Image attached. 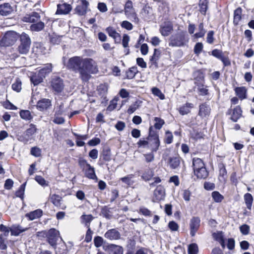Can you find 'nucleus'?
<instances>
[{
	"label": "nucleus",
	"mask_w": 254,
	"mask_h": 254,
	"mask_svg": "<svg viewBox=\"0 0 254 254\" xmlns=\"http://www.w3.org/2000/svg\"><path fill=\"white\" fill-rule=\"evenodd\" d=\"M93 61L91 59H82L80 57L74 56L69 59L66 67L75 72H79L82 80L87 81L90 78V73L94 72Z\"/></svg>",
	"instance_id": "obj_1"
},
{
	"label": "nucleus",
	"mask_w": 254,
	"mask_h": 254,
	"mask_svg": "<svg viewBox=\"0 0 254 254\" xmlns=\"http://www.w3.org/2000/svg\"><path fill=\"white\" fill-rule=\"evenodd\" d=\"M149 141H153L150 146L152 148V151H157L160 146L159 135L157 131L153 130L152 126H150L148 130V134L146 138L140 139L137 142L138 148H149Z\"/></svg>",
	"instance_id": "obj_2"
},
{
	"label": "nucleus",
	"mask_w": 254,
	"mask_h": 254,
	"mask_svg": "<svg viewBox=\"0 0 254 254\" xmlns=\"http://www.w3.org/2000/svg\"><path fill=\"white\" fill-rule=\"evenodd\" d=\"M40 19V14L34 11L25 14L22 17L21 20L24 22L32 23L30 26V30L31 31L40 32L44 30L45 26V23L41 21Z\"/></svg>",
	"instance_id": "obj_3"
},
{
	"label": "nucleus",
	"mask_w": 254,
	"mask_h": 254,
	"mask_svg": "<svg viewBox=\"0 0 254 254\" xmlns=\"http://www.w3.org/2000/svg\"><path fill=\"white\" fill-rule=\"evenodd\" d=\"M19 42V43L16 48L19 54L16 53L11 54L10 56L11 59L15 60L19 57V55H27L29 52L31 40L28 34L23 32L20 35Z\"/></svg>",
	"instance_id": "obj_4"
},
{
	"label": "nucleus",
	"mask_w": 254,
	"mask_h": 254,
	"mask_svg": "<svg viewBox=\"0 0 254 254\" xmlns=\"http://www.w3.org/2000/svg\"><path fill=\"white\" fill-rule=\"evenodd\" d=\"M49 88L54 95H61L64 92L65 85L64 79L58 75L52 76L49 82Z\"/></svg>",
	"instance_id": "obj_5"
},
{
	"label": "nucleus",
	"mask_w": 254,
	"mask_h": 254,
	"mask_svg": "<svg viewBox=\"0 0 254 254\" xmlns=\"http://www.w3.org/2000/svg\"><path fill=\"white\" fill-rule=\"evenodd\" d=\"M189 41V38L187 32L181 31L170 37L169 45L171 47H183L186 45Z\"/></svg>",
	"instance_id": "obj_6"
},
{
	"label": "nucleus",
	"mask_w": 254,
	"mask_h": 254,
	"mask_svg": "<svg viewBox=\"0 0 254 254\" xmlns=\"http://www.w3.org/2000/svg\"><path fill=\"white\" fill-rule=\"evenodd\" d=\"M38 236H45L47 242L54 249L57 248L59 238H61L60 232L55 228H51L48 231L38 232Z\"/></svg>",
	"instance_id": "obj_7"
},
{
	"label": "nucleus",
	"mask_w": 254,
	"mask_h": 254,
	"mask_svg": "<svg viewBox=\"0 0 254 254\" xmlns=\"http://www.w3.org/2000/svg\"><path fill=\"white\" fill-rule=\"evenodd\" d=\"M20 35L15 31H10L5 33L3 38L0 40L1 47H9L14 45Z\"/></svg>",
	"instance_id": "obj_8"
},
{
	"label": "nucleus",
	"mask_w": 254,
	"mask_h": 254,
	"mask_svg": "<svg viewBox=\"0 0 254 254\" xmlns=\"http://www.w3.org/2000/svg\"><path fill=\"white\" fill-rule=\"evenodd\" d=\"M125 14L127 17L136 23L139 22V18L137 17L135 9L133 7L132 2L127 0L125 5Z\"/></svg>",
	"instance_id": "obj_9"
},
{
	"label": "nucleus",
	"mask_w": 254,
	"mask_h": 254,
	"mask_svg": "<svg viewBox=\"0 0 254 254\" xmlns=\"http://www.w3.org/2000/svg\"><path fill=\"white\" fill-rule=\"evenodd\" d=\"M230 116L229 119L233 122H237L243 116V110L240 105H237L233 108L231 107L226 113Z\"/></svg>",
	"instance_id": "obj_10"
},
{
	"label": "nucleus",
	"mask_w": 254,
	"mask_h": 254,
	"mask_svg": "<svg viewBox=\"0 0 254 254\" xmlns=\"http://www.w3.org/2000/svg\"><path fill=\"white\" fill-rule=\"evenodd\" d=\"M111 159L112 153L111 148L108 146L103 147L100 152L98 164L100 166H102L105 165L106 162L110 161Z\"/></svg>",
	"instance_id": "obj_11"
},
{
	"label": "nucleus",
	"mask_w": 254,
	"mask_h": 254,
	"mask_svg": "<svg viewBox=\"0 0 254 254\" xmlns=\"http://www.w3.org/2000/svg\"><path fill=\"white\" fill-rule=\"evenodd\" d=\"M200 219L198 216L192 217L189 223L190 235L191 237H194L200 227Z\"/></svg>",
	"instance_id": "obj_12"
},
{
	"label": "nucleus",
	"mask_w": 254,
	"mask_h": 254,
	"mask_svg": "<svg viewBox=\"0 0 254 254\" xmlns=\"http://www.w3.org/2000/svg\"><path fill=\"white\" fill-rule=\"evenodd\" d=\"M211 55L220 60L222 62L224 67L231 65V63L229 58L228 56H225L221 50L214 49L211 51Z\"/></svg>",
	"instance_id": "obj_13"
},
{
	"label": "nucleus",
	"mask_w": 254,
	"mask_h": 254,
	"mask_svg": "<svg viewBox=\"0 0 254 254\" xmlns=\"http://www.w3.org/2000/svg\"><path fill=\"white\" fill-rule=\"evenodd\" d=\"M165 196V190L164 187L160 185L156 187L154 190L152 201L153 202H159L164 200Z\"/></svg>",
	"instance_id": "obj_14"
},
{
	"label": "nucleus",
	"mask_w": 254,
	"mask_h": 254,
	"mask_svg": "<svg viewBox=\"0 0 254 254\" xmlns=\"http://www.w3.org/2000/svg\"><path fill=\"white\" fill-rule=\"evenodd\" d=\"M52 100L48 98H42L36 105V109L40 112L47 111L52 107Z\"/></svg>",
	"instance_id": "obj_15"
},
{
	"label": "nucleus",
	"mask_w": 254,
	"mask_h": 254,
	"mask_svg": "<svg viewBox=\"0 0 254 254\" xmlns=\"http://www.w3.org/2000/svg\"><path fill=\"white\" fill-rule=\"evenodd\" d=\"M193 76L195 85L205 83V69L201 68L195 70Z\"/></svg>",
	"instance_id": "obj_16"
},
{
	"label": "nucleus",
	"mask_w": 254,
	"mask_h": 254,
	"mask_svg": "<svg viewBox=\"0 0 254 254\" xmlns=\"http://www.w3.org/2000/svg\"><path fill=\"white\" fill-rule=\"evenodd\" d=\"M105 250L108 254H123L124 249L119 245L113 244H108L106 246Z\"/></svg>",
	"instance_id": "obj_17"
},
{
	"label": "nucleus",
	"mask_w": 254,
	"mask_h": 254,
	"mask_svg": "<svg viewBox=\"0 0 254 254\" xmlns=\"http://www.w3.org/2000/svg\"><path fill=\"white\" fill-rule=\"evenodd\" d=\"M105 238L111 241L118 240L121 239L120 233L115 228L108 230L104 234Z\"/></svg>",
	"instance_id": "obj_18"
},
{
	"label": "nucleus",
	"mask_w": 254,
	"mask_h": 254,
	"mask_svg": "<svg viewBox=\"0 0 254 254\" xmlns=\"http://www.w3.org/2000/svg\"><path fill=\"white\" fill-rule=\"evenodd\" d=\"M236 96H238L241 101L248 97V89L246 86L236 87L234 88Z\"/></svg>",
	"instance_id": "obj_19"
},
{
	"label": "nucleus",
	"mask_w": 254,
	"mask_h": 254,
	"mask_svg": "<svg viewBox=\"0 0 254 254\" xmlns=\"http://www.w3.org/2000/svg\"><path fill=\"white\" fill-rule=\"evenodd\" d=\"M72 7L70 4L67 3L58 4L57 5V9L56 12V14H67L71 10Z\"/></svg>",
	"instance_id": "obj_20"
},
{
	"label": "nucleus",
	"mask_w": 254,
	"mask_h": 254,
	"mask_svg": "<svg viewBox=\"0 0 254 254\" xmlns=\"http://www.w3.org/2000/svg\"><path fill=\"white\" fill-rule=\"evenodd\" d=\"M105 30L108 35L114 39L115 43H120L121 42V36L114 27L109 26L106 28Z\"/></svg>",
	"instance_id": "obj_21"
},
{
	"label": "nucleus",
	"mask_w": 254,
	"mask_h": 254,
	"mask_svg": "<svg viewBox=\"0 0 254 254\" xmlns=\"http://www.w3.org/2000/svg\"><path fill=\"white\" fill-rule=\"evenodd\" d=\"M88 6L89 2L87 0H81V4L76 6L75 10L79 15H84L87 13Z\"/></svg>",
	"instance_id": "obj_22"
},
{
	"label": "nucleus",
	"mask_w": 254,
	"mask_h": 254,
	"mask_svg": "<svg viewBox=\"0 0 254 254\" xmlns=\"http://www.w3.org/2000/svg\"><path fill=\"white\" fill-rule=\"evenodd\" d=\"M211 108L206 103H203L199 106V111L198 115L201 118L206 117L210 114Z\"/></svg>",
	"instance_id": "obj_23"
},
{
	"label": "nucleus",
	"mask_w": 254,
	"mask_h": 254,
	"mask_svg": "<svg viewBox=\"0 0 254 254\" xmlns=\"http://www.w3.org/2000/svg\"><path fill=\"white\" fill-rule=\"evenodd\" d=\"M161 56V51L157 49H154L153 55L150 57L149 61L151 65L149 67L151 68L153 65L156 68L158 67V61Z\"/></svg>",
	"instance_id": "obj_24"
},
{
	"label": "nucleus",
	"mask_w": 254,
	"mask_h": 254,
	"mask_svg": "<svg viewBox=\"0 0 254 254\" xmlns=\"http://www.w3.org/2000/svg\"><path fill=\"white\" fill-rule=\"evenodd\" d=\"M219 168V179L220 181L225 183L227 180V171L226 169L225 164L223 163L218 164Z\"/></svg>",
	"instance_id": "obj_25"
},
{
	"label": "nucleus",
	"mask_w": 254,
	"mask_h": 254,
	"mask_svg": "<svg viewBox=\"0 0 254 254\" xmlns=\"http://www.w3.org/2000/svg\"><path fill=\"white\" fill-rule=\"evenodd\" d=\"M28 228H23L19 224H13L10 227V235L13 236H18L21 233L28 230Z\"/></svg>",
	"instance_id": "obj_26"
},
{
	"label": "nucleus",
	"mask_w": 254,
	"mask_h": 254,
	"mask_svg": "<svg viewBox=\"0 0 254 254\" xmlns=\"http://www.w3.org/2000/svg\"><path fill=\"white\" fill-rule=\"evenodd\" d=\"M242 8L241 7H237L234 11L233 23L234 26H237L239 24L242 19Z\"/></svg>",
	"instance_id": "obj_27"
},
{
	"label": "nucleus",
	"mask_w": 254,
	"mask_h": 254,
	"mask_svg": "<svg viewBox=\"0 0 254 254\" xmlns=\"http://www.w3.org/2000/svg\"><path fill=\"white\" fill-rule=\"evenodd\" d=\"M31 82L34 86H37L43 81L44 77L37 71L32 72L30 77Z\"/></svg>",
	"instance_id": "obj_28"
},
{
	"label": "nucleus",
	"mask_w": 254,
	"mask_h": 254,
	"mask_svg": "<svg viewBox=\"0 0 254 254\" xmlns=\"http://www.w3.org/2000/svg\"><path fill=\"white\" fill-rule=\"evenodd\" d=\"M13 11V8L11 5L7 2L0 5V15L7 16Z\"/></svg>",
	"instance_id": "obj_29"
},
{
	"label": "nucleus",
	"mask_w": 254,
	"mask_h": 254,
	"mask_svg": "<svg viewBox=\"0 0 254 254\" xmlns=\"http://www.w3.org/2000/svg\"><path fill=\"white\" fill-rule=\"evenodd\" d=\"M43 211L40 209H37L35 210L27 213L25 214V217L29 220L32 221L35 219L40 218L43 215Z\"/></svg>",
	"instance_id": "obj_30"
},
{
	"label": "nucleus",
	"mask_w": 254,
	"mask_h": 254,
	"mask_svg": "<svg viewBox=\"0 0 254 254\" xmlns=\"http://www.w3.org/2000/svg\"><path fill=\"white\" fill-rule=\"evenodd\" d=\"M197 87V91L199 96H205L209 95L208 86L205 85V83L195 85Z\"/></svg>",
	"instance_id": "obj_31"
},
{
	"label": "nucleus",
	"mask_w": 254,
	"mask_h": 254,
	"mask_svg": "<svg viewBox=\"0 0 254 254\" xmlns=\"http://www.w3.org/2000/svg\"><path fill=\"white\" fill-rule=\"evenodd\" d=\"M181 158L180 156L171 157L168 159V164L172 169L178 168L181 163Z\"/></svg>",
	"instance_id": "obj_32"
},
{
	"label": "nucleus",
	"mask_w": 254,
	"mask_h": 254,
	"mask_svg": "<svg viewBox=\"0 0 254 254\" xmlns=\"http://www.w3.org/2000/svg\"><path fill=\"white\" fill-rule=\"evenodd\" d=\"M85 176L92 180L97 179V176L95 174L94 168L91 166V165H88V166L86 167V169L84 170Z\"/></svg>",
	"instance_id": "obj_33"
},
{
	"label": "nucleus",
	"mask_w": 254,
	"mask_h": 254,
	"mask_svg": "<svg viewBox=\"0 0 254 254\" xmlns=\"http://www.w3.org/2000/svg\"><path fill=\"white\" fill-rule=\"evenodd\" d=\"M193 104L190 103H186L180 107L179 112L181 115H187L190 112V110L193 108Z\"/></svg>",
	"instance_id": "obj_34"
},
{
	"label": "nucleus",
	"mask_w": 254,
	"mask_h": 254,
	"mask_svg": "<svg viewBox=\"0 0 254 254\" xmlns=\"http://www.w3.org/2000/svg\"><path fill=\"white\" fill-rule=\"evenodd\" d=\"M205 167L203 161L199 158H194L192 159V168L193 172L202 168Z\"/></svg>",
	"instance_id": "obj_35"
},
{
	"label": "nucleus",
	"mask_w": 254,
	"mask_h": 254,
	"mask_svg": "<svg viewBox=\"0 0 254 254\" xmlns=\"http://www.w3.org/2000/svg\"><path fill=\"white\" fill-rule=\"evenodd\" d=\"M62 197L57 194H53L50 196L51 202L56 207L61 209H64V207L61 206V201Z\"/></svg>",
	"instance_id": "obj_36"
},
{
	"label": "nucleus",
	"mask_w": 254,
	"mask_h": 254,
	"mask_svg": "<svg viewBox=\"0 0 254 254\" xmlns=\"http://www.w3.org/2000/svg\"><path fill=\"white\" fill-rule=\"evenodd\" d=\"M173 30V27L172 24H168L161 26L159 29L160 32L163 36H167Z\"/></svg>",
	"instance_id": "obj_37"
},
{
	"label": "nucleus",
	"mask_w": 254,
	"mask_h": 254,
	"mask_svg": "<svg viewBox=\"0 0 254 254\" xmlns=\"http://www.w3.org/2000/svg\"><path fill=\"white\" fill-rule=\"evenodd\" d=\"M193 173L198 179H206L209 175V172L207 170L206 167H204L201 169H198V170L194 171Z\"/></svg>",
	"instance_id": "obj_38"
},
{
	"label": "nucleus",
	"mask_w": 254,
	"mask_h": 254,
	"mask_svg": "<svg viewBox=\"0 0 254 254\" xmlns=\"http://www.w3.org/2000/svg\"><path fill=\"white\" fill-rule=\"evenodd\" d=\"M154 175V173L153 171L151 169L148 168L142 172L141 177L143 180L147 182L151 180Z\"/></svg>",
	"instance_id": "obj_39"
},
{
	"label": "nucleus",
	"mask_w": 254,
	"mask_h": 254,
	"mask_svg": "<svg viewBox=\"0 0 254 254\" xmlns=\"http://www.w3.org/2000/svg\"><path fill=\"white\" fill-rule=\"evenodd\" d=\"M138 72L137 67L136 66H133L126 71L125 78L128 79H133Z\"/></svg>",
	"instance_id": "obj_40"
},
{
	"label": "nucleus",
	"mask_w": 254,
	"mask_h": 254,
	"mask_svg": "<svg viewBox=\"0 0 254 254\" xmlns=\"http://www.w3.org/2000/svg\"><path fill=\"white\" fill-rule=\"evenodd\" d=\"M191 137L194 140H198L201 139H204L205 135L202 131H199L198 129L193 128L190 133Z\"/></svg>",
	"instance_id": "obj_41"
},
{
	"label": "nucleus",
	"mask_w": 254,
	"mask_h": 254,
	"mask_svg": "<svg viewBox=\"0 0 254 254\" xmlns=\"http://www.w3.org/2000/svg\"><path fill=\"white\" fill-rule=\"evenodd\" d=\"M198 5L200 12L202 15H205L208 7V0H199Z\"/></svg>",
	"instance_id": "obj_42"
},
{
	"label": "nucleus",
	"mask_w": 254,
	"mask_h": 254,
	"mask_svg": "<svg viewBox=\"0 0 254 254\" xmlns=\"http://www.w3.org/2000/svg\"><path fill=\"white\" fill-rule=\"evenodd\" d=\"M214 238L217 241L219 242L222 247L224 249L225 247V240L223 235L222 231H219L217 233H214L213 234Z\"/></svg>",
	"instance_id": "obj_43"
},
{
	"label": "nucleus",
	"mask_w": 254,
	"mask_h": 254,
	"mask_svg": "<svg viewBox=\"0 0 254 254\" xmlns=\"http://www.w3.org/2000/svg\"><path fill=\"white\" fill-rule=\"evenodd\" d=\"M244 200L245 204L247 206V208L251 210L252 207L253 202V197L252 195L250 193H246L244 196Z\"/></svg>",
	"instance_id": "obj_44"
},
{
	"label": "nucleus",
	"mask_w": 254,
	"mask_h": 254,
	"mask_svg": "<svg viewBox=\"0 0 254 254\" xmlns=\"http://www.w3.org/2000/svg\"><path fill=\"white\" fill-rule=\"evenodd\" d=\"M52 65L51 64H47L46 66L39 69L38 71L45 78L46 76L52 71Z\"/></svg>",
	"instance_id": "obj_45"
},
{
	"label": "nucleus",
	"mask_w": 254,
	"mask_h": 254,
	"mask_svg": "<svg viewBox=\"0 0 254 254\" xmlns=\"http://www.w3.org/2000/svg\"><path fill=\"white\" fill-rule=\"evenodd\" d=\"M153 121L155 122L153 128H154L156 129L160 130L163 125L165 124L164 120L159 117H154Z\"/></svg>",
	"instance_id": "obj_46"
},
{
	"label": "nucleus",
	"mask_w": 254,
	"mask_h": 254,
	"mask_svg": "<svg viewBox=\"0 0 254 254\" xmlns=\"http://www.w3.org/2000/svg\"><path fill=\"white\" fill-rule=\"evenodd\" d=\"M198 28L199 32L195 33L193 35L194 37L196 39L202 38L205 35L206 33V31L204 28V24L203 22H201L199 24Z\"/></svg>",
	"instance_id": "obj_47"
},
{
	"label": "nucleus",
	"mask_w": 254,
	"mask_h": 254,
	"mask_svg": "<svg viewBox=\"0 0 254 254\" xmlns=\"http://www.w3.org/2000/svg\"><path fill=\"white\" fill-rule=\"evenodd\" d=\"M211 196L215 202L220 203L224 198V197L218 191H213L211 193Z\"/></svg>",
	"instance_id": "obj_48"
},
{
	"label": "nucleus",
	"mask_w": 254,
	"mask_h": 254,
	"mask_svg": "<svg viewBox=\"0 0 254 254\" xmlns=\"http://www.w3.org/2000/svg\"><path fill=\"white\" fill-rule=\"evenodd\" d=\"M19 115L20 117L24 120L31 121L33 119V116L29 110H21Z\"/></svg>",
	"instance_id": "obj_49"
},
{
	"label": "nucleus",
	"mask_w": 254,
	"mask_h": 254,
	"mask_svg": "<svg viewBox=\"0 0 254 254\" xmlns=\"http://www.w3.org/2000/svg\"><path fill=\"white\" fill-rule=\"evenodd\" d=\"M174 136L172 132L169 130H166L165 132V137L164 138V142L166 144H171L173 141Z\"/></svg>",
	"instance_id": "obj_50"
},
{
	"label": "nucleus",
	"mask_w": 254,
	"mask_h": 254,
	"mask_svg": "<svg viewBox=\"0 0 254 254\" xmlns=\"http://www.w3.org/2000/svg\"><path fill=\"white\" fill-rule=\"evenodd\" d=\"M81 219L84 222L85 226L88 228H90L91 222L93 220L94 217L91 214L82 215L81 216Z\"/></svg>",
	"instance_id": "obj_51"
},
{
	"label": "nucleus",
	"mask_w": 254,
	"mask_h": 254,
	"mask_svg": "<svg viewBox=\"0 0 254 254\" xmlns=\"http://www.w3.org/2000/svg\"><path fill=\"white\" fill-rule=\"evenodd\" d=\"M37 131V128L36 125L33 124H30L29 127L25 130V134L30 138H32V136Z\"/></svg>",
	"instance_id": "obj_52"
},
{
	"label": "nucleus",
	"mask_w": 254,
	"mask_h": 254,
	"mask_svg": "<svg viewBox=\"0 0 254 254\" xmlns=\"http://www.w3.org/2000/svg\"><path fill=\"white\" fill-rule=\"evenodd\" d=\"M26 184V182H25L23 184H22L21 185H20L18 190L16 191L15 195L17 197H19L21 199H23Z\"/></svg>",
	"instance_id": "obj_53"
},
{
	"label": "nucleus",
	"mask_w": 254,
	"mask_h": 254,
	"mask_svg": "<svg viewBox=\"0 0 254 254\" xmlns=\"http://www.w3.org/2000/svg\"><path fill=\"white\" fill-rule=\"evenodd\" d=\"M188 254H197L198 253V247L196 243H191L188 246Z\"/></svg>",
	"instance_id": "obj_54"
},
{
	"label": "nucleus",
	"mask_w": 254,
	"mask_h": 254,
	"mask_svg": "<svg viewBox=\"0 0 254 254\" xmlns=\"http://www.w3.org/2000/svg\"><path fill=\"white\" fill-rule=\"evenodd\" d=\"M101 213L103 217L107 219H110L111 217L110 208L108 206L105 205L101 208Z\"/></svg>",
	"instance_id": "obj_55"
},
{
	"label": "nucleus",
	"mask_w": 254,
	"mask_h": 254,
	"mask_svg": "<svg viewBox=\"0 0 254 254\" xmlns=\"http://www.w3.org/2000/svg\"><path fill=\"white\" fill-rule=\"evenodd\" d=\"M133 174H129L124 177L121 178L120 180L127 185L128 186H131L134 183V181H132L131 179L134 177Z\"/></svg>",
	"instance_id": "obj_56"
},
{
	"label": "nucleus",
	"mask_w": 254,
	"mask_h": 254,
	"mask_svg": "<svg viewBox=\"0 0 254 254\" xmlns=\"http://www.w3.org/2000/svg\"><path fill=\"white\" fill-rule=\"evenodd\" d=\"M152 94L158 97L161 100H164L165 99L164 94L162 92L161 90L157 87H154L151 89Z\"/></svg>",
	"instance_id": "obj_57"
},
{
	"label": "nucleus",
	"mask_w": 254,
	"mask_h": 254,
	"mask_svg": "<svg viewBox=\"0 0 254 254\" xmlns=\"http://www.w3.org/2000/svg\"><path fill=\"white\" fill-rule=\"evenodd\" d=\"M21 80L19 78H17L15 82L12 84L11 87L14 91L19 92L21 90Z\"/></svg>",
	"instance_id": "obj_58"
},
{
	"label": "nucleus",
	"mask_w": 254,
	"mask_h": 254,
	"mask_svg": "<svg viewBox=\"0 0 254 254\" xmlns=\"http://www.w3.org/2000/svg\"><path fill=\"white\" fill-rule=\"evenodd\" d=\"M0 231L2 233L0 235H2V237H7L8 236L9 232H10V228L1 224H0Z\"/></svg>",
	"instance_id": "obj_59"
},
{
	"label": "nucleus",
	"mask_w": 254,
	"mask_h": 254,
	"mask_svg": "<svg viewBox=\"0 0 254 254\" xmlns=\"http://www.w3.org/2000/svg\"><path fill=\"white\" fill-rule=\"evenodd\" d=\"M138 213L146 217H151L152 215L151 211L149 209L143 206L139 208Z\"/></svg>",
	"instance_id": "obj_60"
},
{
	"label": "nucleus",
	"mask_w": 254,
	"mask_h": 254,
	"mask_svg": "<svg viewBox=\"0 0 254 254\" xmlns=\"http://www.w3.org/2000/svg\"><path fill=\"white\" fill-rule=\"evenodd\" d=\"M50 42L51 44L53 45H58L61 42V37L56 35H49Z\"/></svg>",
	"instance_id": "obj_61"
},
{
	"label": "nucleus",
	"mask_w": 254,
	"mask_h": 254,
	"mask_svg": "<svg viewBox=\"0 0 254 254\" xmlns=\"http://www.w3.org/2000/svg\"><path fill=\"white\" fill-rule=\"evenodd\" d=\"M35 180L42 187H47L49 185L48 183L41 176L36 175L35 177Z\"/></svg>",
	"instance_id": "obj_62"
},
{
	"label": "nucleus",
	"mask_w": 254,
	"mask_h": 254,
	"mask_svg": "<svg viewBox=\"0 0 254 254\" xmlns=\"http://www.w3.org/2000/svg\"><path fill=\"white\" fill-rule=\"evenodd\" d=\"M203 45L201 42L196 43L194 47L193 51L195 54L199 55L203 50Z\"/></svg>",
	"instance_id": "obj_63"
},
{
	"label": "nucleus",
	"mask_w": 254,
	"mask_h": 254,
	"mask_svg": "<svg viewBox=\"0 0 254 254\" xmlns=\"http://www.w3.org/2000/svg\"><path fill=\"white\" fill-rule=\"evenodd\" d=\"M41 150L37 146L32 147L30 150V153L32 155L38 157L41 156Z\"/></svg>",
	"instance_id": "obj_64"
}]
</instances>
